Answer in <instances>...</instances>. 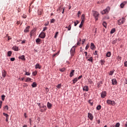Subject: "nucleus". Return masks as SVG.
Wrapping results in <instances>:
<instances>
[{
  "label": "nucleus",
  "mask_w": 127,
  "mask_h": 127,
  "mask_svg": "<svg viewBox=\"0 0 127 127\" xmlns=\"http://www.w3.org/2000/svg\"><path fill=\"white\" fill-rule=\"evenodd\" d=\"M93 14L95 20L97 21L99 19V16L100 15V13L98 12L97 11H93Z\"/></svg>",
  "instance_id": "f257e3e1"
},
{
  "label": "nucleus",
  "mask_w": 127,
  "mask_h": 127,
  "mask_svg": "<svg viewBox=\"0 0 127 127\" xmlns=\"http://www.w3.org/2000/svg\"><path fill=\"white\" fill-rule=\"evenodd\" d=\"M126 21V18L123 17L118 21V23L119 25H121L122 24H123V23H125V22Z\"/></svg>",
  "instance_id": "f03ea898"
},
{
  "label": "nucleus",
  "mask_w": 127,
  "mask_h": 127,
  "mask_svg": "<svg viewBox=\"0 0 127 127\" xmlns=\"http://www.w3.org/2000/svg\"><path fill=\"white\" fill-rule=\"evenodd\" d=\"M106 103L108 104V105H111V106H115V105H116V102L110 99L107 100Z\"/></svg>",
  "instance_id": "7ed1b4c3"
},
{
  "label": "nucleus",
  "mask_w": 127,
  "mask_h": 127,
  "mask_svg": "<svg viewBox=\"0 0 127 127\" xmlns=\"http://www.w3.org/2000/svg\"><path fill=\"white\" fill-rule=\"evenodd\" d=\"M75 47L73 46L71 49V50L70 51L71 56H73L74 55V54H75Z\"/></svg>",
  "instance_id": "20e7f679"
},
{
  "label": "nucleus",
  "mask_w": 127,
  "mask_h": 127,
  "mask_svg": "<svg viewBox=\"0 0 127 127\" xmlns=\"http://www.w3.org/2000/svg\"><path fill=\"white\" fill-rule=\"evenodd\" d=\"M110 7H107L105 10H103L101 12L102 14H105V13H107V12H109V11H110Z\"/></svg>",
  "instance_id": "39448f33"
},
{
  "label": "nucleus",
  "mask_w": 127,
  "mask_h": 127,
  "mask_svg": "<svg viewBox=\"0 0 127 127\" xmlns=\"http://www.w3.org/2000/svg\"><path fill=\"white\" fill-rule=\"evenodd\" d=\"M46 36V34H45V33L42 32V33H41V34L39 35V37H40V38H45V37Z\"/></svg>",
  "instance_id": "423d86ee"
},
{
  "label": "nucleus",
  "mask_w": 127,
  "mask_h": 127,
  "mask_svg": "<svg viewBox=\"0 0 127 127\" xmlns=\"http://www.w3.org/2000/svg\"><path fill=\"white\" fill-rule=\"evenodd\" d=\"M88 118L90 120V121H93V119H94V116H93V115L90 113L88 114Z\"/></svg>",
  "instance_id": "0eeeda50"
},
{
  "label": "nucleus",
  "mask_w": 127,
  "mask_h": 127,
  "mask_svg": "<svg viewBox=\"0 0 127 127\" xmlns=\"http://www.w3.org/2000/svg\"><path fill=\"white\" fill-rule=\"evenodd\" d=\"M107 96V92L106 91H102L101 92V98H105Z\"/></svg>",
  "instance_id": "6e6552de"
},
{
  "label": "nucleus",
  "mask_w": 127,
  "mask_h": 127,
  "mask_svg": "<svg viewBox=\"0 0 127 127\" xmlns=\"http://www.w3.org/2000/svg\"><path fill=\"white\" fill-rule=\"evenodd\" d=\"M47 110V107L46 106H44V105H43L42 106V109H41V113H43L44 111H46Z\"/></svg>",
  "instance_id": "1a4fd4ad"
},
{
  "label": "nucleus",
  "mask_w": 127,
  "mask_h": 127,
  "mask_svg": "<svg viewBox=\"0 0 127 127\" xmlns=\"http://www.w3.org/2000/svg\"><path fill=\"white\" fill-rule=\"evenodd\" d=\"M112 85H117V84L118 83V81H117L116 79L114 78L112 79Z\"/></svg>",
  "instance_id": "9d476101"
},
{
  "label": "nucleus",
  "mask_w": 127,
  "mask_h": 127,
  "mask_svg": "<svg viewBox=\"0 0 127 127\" xmlns=\"http://www.w3.org/2000/svg\"><path fill=\"white\" fill-rule=\"evenodd\" d=\"M83 91H86V92H88L89 91V86L85 85L83 87Z\"/></svg>",
  "instance_id": "9b49d317"
},
{
  "label": "nucleus",
  "mask_w": 127,
  "mask_h": 127,
  "mask_svg": "<svg viewBox=\"0 0 127 127\" xmlns=\"http://www.w3.org/2000/svg\"><path fill=\"white\" fill-rule=\"evenodd\" d=\"M90 48H91V49H92V50H94V49H95V48H96V46H95L94 43H91L90 44Z\"/></svg>",
  "instance_id": "f8f14e48"
},
{
  "label": "nucleus",
  "mask_w": 127,
  "mask_h": 127,
  "mask_svg": "<svg viewBox=\"0 0 127 127\" xmlns=\"http://www.w3.org/2000/svg\"><path fill=\"white\" fill-rule=\"evenodd\" d=\"M35 66V69H41V66L40 65V64H37Z\"/></svg>",
  "instance_id": "ddd939ff"
},
{
  "label": "nucleus",
  "mask_w": 127,
  "mask_h": 127,
  "mask_svg": "<svg viewBox=\"0 0 127 127\" xmlns=\"http://www.w3.org/2000/svg\"><path fill=\"white\" fill-rule=\"evenodd\" d=\"M47 106L48 109H50L51 108H52V104L49 102H48Z\"/></svg>",
  "instance_id": "4468645a"
},
{
  "label": "nucleus",
  "mask_w": 127,
  "mask_h": 127,
  "mask_svg": "<svg viewBox=\"0 0 127 127\" xmlns=\"http://www.w3.org/2000/svg\"><path fill=\"white\" fill-rule=\"evenodd\" d=\"M35 33V29L32 30L30 32V36H31V37L32 36H33V35H34Z\"/></svg>",
  "instance_id": "2eb2a0df"
},
{
  "label": "nucleus",
  "mask_w": 127,
  "mask_h": 127,
  "mask_svg": "<svg viewBox=\"0 0 127 127\" xmlns=\"http://www.w3.org/2000/svg\"><path fill=\"white\" fill-rule=\"evenodd\" d=\"M2 76L3 78H5V76H6V72H5V70L2 71Z\"/></svg>",
  "instance_id": "dca6fc26"
},
{
  "label": "nucleus",
  "mask_w": 127,
  "mask_h": 127,
  "mask_svg": "<svg viewBox=\"0 0 127 127\" xmlns=\"http://www.w3.org/2000/svg\"><path fill=\"white\" fill-rule=\"evenodd\" d=\"M29 28H30V26H27L24 30V32H29Z\"/></svg>",
  "instance_id": "f3484780"
},
{
  "label": "nucleus",
  "mask_w": 127,
  "mask_h": 127,
  "mask_svg": "<svg viewBox=\"0 0 127 127\" xmlns=\"http://www.w3.org/2000/svg\"><path fill=\"white\" fill-rule=\"evenodd\" d=\"M40 42H41V39L40 38H38L36 40V43L37 44H40Z\"/></svg>",
  "instance_id": "a211bd4d"
},
{
  "label": "nucleus",
  "mask_w": 127,
  "mask_h": 127,
  "mask_svg": "<svg viewBox=\"0 0 127 127\" xmlns=\"http://www.w3.org/2000/svg\"><path fill=\"white\" fill-rule=\"evenodd\" d=\"M74 72H75V70L72 69L71 72H70V74L69 75L70 77H73V76H74Z\"/></svg>",
  "instance_id": "6ab92c4d"
},
{
  "label": "nucleus",
  "mask_w": 127,
  "mask_h": 127,
  "mask_svg": "<svg viewBox=\"0 0 127 127\" xmlns=\"http://www.w3.org/2000/svg\"><path fill=\"white\" fill-rule=\"evenodd\" d=\"M12 49L13 50H14V51H18V47L16 46H13Z\"/></svg>",
  "instance_id": "aec40b11"
},
{
  "label": "nucleus",
  "mask_w": 127,
  "mask_h": 127,
  "mask_svg": "<svg viewBox=\"0 0 127 127\" xmlns=\"http://www.w3.org/2000/svg\"><path fill=\"white\" fill-rule=\"evenodd\" d=\"M84 20H82L80 24L79 25V28H82V27L83 26V24H84Z\"/></svg>",
  "instance_id": "412c9836"
},
{
  "label": "nucleus",
  "mask_w": 127,
  "mask_h": 127,
  "mask_svg": "<svg viewBox=\"0 0 127 127\" xmlns=\"http://www.w3.org/2000/svg\"><path fill=\"white\" fill-rule=\"evenodd\" d=\"M31 86L33 88H35L37 86V84H36V82H33Z\"/></svg>",
  "instance_id": "4be33fe9"
},
{
  "label": "nucleus",
  "mask_w": 127,
  "mask_h": 127,
  "mask_svg": "<svg viewBox=\"0 0 127 127\" xmlns=\"http://www.w3.org/2000/svg\"><path fill=\"white\" fill-rule=\"evenodd\" d=\"M59 10L60 11H62V13H64V8L63 7H60Z\"/></svg>",
  "instance_id": "5701e85b"
},
{
  "label": "nucleus",
  "mask_w": 127,
  "mask_h": 127,
  "mask_svg": "<svg viewBox=\"0 0 127 127\" xmlns=\"http://www.w3.org/2000/svg\"><path fill=\"white\" fill-rule=\"evenodd\" d=\"M126 3H127V2H124L123 3H122L120 4V6H121V8H123L124 7V6H125V4H126Z\"/></svg>",
  "instance_id": "b1692460"
},
{
  "label": "nucleus",
  "mask_w": 127,
  "mask_h": 127,
  "mask_svg": "<svg viewBox=\"0 0 127 127\" xmlns=\"http://www.w3.org/2000/svg\"><path fill=\"white\" fill-rule=\"evenodd\" d=\"M72 27V26L71 24H69L68 27H66L65 28H67V30L70 31L71 30V28Z\"/></svg>",
  "instance_id": "393cba45"
},
{
  "label": "nucleus",
  "mask_w": 127,
  "mask_h": 127,
  "mask_svg": "<svg viewBox=\"0 0 127 127\" xmlns=\"http://www.w3.org/2000/svg\"><path fill=\"white\" fill-rule=\"evenodd\" d=\"M19 59H21V60H25V58L24 55H22L21 57H19Z\"/></svg>",
  "instance_id": "a878e982"
},
{
  "label": "nucleus",
  "mask_w": 127,
  "mask_h": 127,
  "mask_svg": "<svg viewBox=\"0 0 127 127\" xmlns=\"http://www.w3.org/2000/svg\"><path fill=\"white\" fill-rule=\"evenodd\" d=\"M111 55H112L111 52H108L106 54L107 57H111Z\"/></svg>",
  "instance_id": "bb28decb"
},
{
  "label": "nucleus",
  "mask_w": 127,
  "mask_h": 127,
  "mask_svg": "<svg viewBox=\"0 0 127 127\" xmlns=\"http://www.w3.org/2000/svg\"><path fill=\"white\" fill-rule=\"evenodd\" d=\"M101 109H102V106L101 105H98L96 107V110H97V111H100L101 110Z\"/></svg>",
  "instance_id": "cd10ccee"
},
{
  "label": "nucleus",
  "mask_w": 127,
  "mask_h": 127,
  "mask_svg": "<svg viewBox=\"0 0 127 127\" xmlns=\"http://www.w3.org/2000/svg\"><path fill=\"white\" fill-rule=\"evenodd\" d=\"M115 32H116V29L115 28H113L111 30V32H110V33L111 34H113V33H115Z\"/></svg>",
  "instance_id": "c85d7f7f"
},
{
  "label": "nucleus",
  "mask_w": 127,
  "mask_h": 127,
  "mask_svg": "<svg viewBox=\"0 0 127 127\" xmlns=\"http://www.w3.org/2000/svg\"><path fill=\"white\" fill-rule=\"evenodd\" d=\"M11 54H12V53H11V51H8L7 52V56H8V57H10V56H11Z\"/></svg>",
  "instance_id": "c756f323"
},
{
  "label": "nucleus",
  "mask_w": 127,
  "mask_h": 127,
  "mask_svg": "<svg viewBox=\"0 0 127 127\" xmlns=\"http://www.w3.org/2000/svg\"><path fill=\"white\" fill-rule=\"evenodd\" d=\"M73 84H75L77 81H78V79L77 78H75L72 80Z\"/></svg>",
  "instance_id": "7c9ffc66"
},
{
  "label": "nucleus",
  "mask_w": 127,
  "mask_h": 127,
  "mask_svg": "<svg viewBox=\"0 0 127 127\" xmlns=\"http://www.w3.org/2000/svg\"><path fill=\"white\" fill-rule=\"evenodd\" d=\"M87 61H90V62H93V57H91L89 59L87 60Z\"/></svg>",
  "instance_id": "2f4dec72"
},
{
  "label": "nucleus",
  "mask_w": 127,
  "mask_h": 127,
  "mask_svg": "<svg viewBox=\"0 0 127 127\" xmlns=\"http://www.w3.org/2000/svg\"><path fill=\"white\" fill-rule=\"evenodd\" d=\"M103 25L105 27V28H107V23L106 22H103Z\"/></svg>",
  "instance_id": "473e14b6"
},
{
  "label": "nucleus",
  "mask_w": 127,
  "mask_h": 127,
  "mask_svg": "<svg viewBox=\"0 0 127 127\" xmlns=\"http://www.w3.org/2000/svg\"><path fill=\"white\" fill-rule=\"evenodd\" d=\"M102 81L99 82L97 84V87L99 88V87H101V84H102Z\"/></svg>",
  "instance_id": "72a5a7b5"
},
{
  "label": "nucleus",
  "mask_w": 127,
  "mask_h": 127,
  "mask_svg": "<svg viewBox=\"0 0 127 127\" xmlns=\"http://www.w3.org/2000/svg\"><path fill=\"white\" fill-rule=\"evenodd\" d=\"M81 19L82 20H85V14H83L81 16Z\"/></svg>",
  "instance_id": "f704fd0d"
},
{
  "label": "nucleus",
  "mask_w": 127,
  "mask_h": 127,
  "mask_svg": "<svg viewBox=\"0 0 127 127\" xmlns=\"http://www.w3.org/2000/svg\"><path fill=\"white\" fill-rule=\"evenodd\" d=\"M120 126H121V124H120V123H117L115 125V127H120Z\"/></svg>",
  "instance_id": "c9c22d12"
},
{
  "label": "nucleus",
  "mask_w": 127,
  "mask_h": 127,
  "mask_svg": "<svg viewBox=\"0 0 127 127\" xmlns=\"http://www.w3.org/2000/svg\"><path fill=\"white\" fill-rule=\"evenodd\" d=\"M29 81H31V78L27 77L25 80V82H28Z\"/></svg>",
  "instance_id": "e433bc0d"
},
{
  "label": "nucleus",
  "mask_w": 127,
  "mask_h": 127,
  "mask_svg": "<svg viewBox=\"0 0 127 127\" xmlns=\"http://www.w3.org/2000/svg\"><path fill=\"white\" fill-rule=\"evenodd\" d=\"M59 70L60 72H64L65 71V68H60Z\"/></svg>",
  "instance_id": "4c0bfd02"
},
{
  "label": "nucleus",
  "mask_w": 127,
  "mask_h": 127,
  "mask_svg": "<svg viewBox=\"0 0 127 127\" xmlns=\"http://www.w3.org/2000/svg\"><path fill=\"white\" fill-rule=\"evenodd\" d=\"M114 72H115L114 71H110L109 72V75L110 76H112V75H113V74H114Z\"/></svg>",
  "instance_id": "58836bf2"
},
{
  "label": "nucleus",
  "mask_w": 127,
  "mask_h": 127,
  "mask_svg": "<svg viewBox=\"0 0 127 127\" xmlns=\"http://www.w3.org/2000/svg\"><path fill=\"white\" fill-rule=\"evenodd\" d=\"M117 41H118V39H115V40H114L112 42V44H116V43H117Z\"/></svg>",
  "instance_id": "ea45409f"
},
{
  "label": "nucleus",
  "mask_w": 127,
  "mask_h": 127,
  "mask_svg": "<svg viewBox=\"0 0 127 127\" xmlns=\"http://www.w3.org/2000/svg\"><path fill=\"white\" fill-rule=\"evenodd\" d=\"M79 23V21L76 20V22H74V26H77V24Z\"/></svg>",
  "instance_id": "a19ab883"
},
{
  "label": "nucleus",
  "mask_w": 127,
  "mask_h": 127,
  "mask_svg": "<svg viewBox=\"0 0 127 127\" xmlns=\"http://www.w3.org/2000/svg\"><path fill=\"white\" fill-rule=\"evenodd\" d=\"M62 85L61 84H59L57 86V88H58V89H60V88H61Z\"/></svg>",
  "instance_id": "79ce46f5"
},
{
  "label": "nucleus",
  "mask_w": 127,
  "mask_h": 127,
  "mask_svg": "<svg viewBox=\"0 0 127 127\" xmlns=\"http://www.w3.org/2000/svg\"><path fill=\"white\" fill-rule=\"evenodd\" d=\"M3 115L5 117H6V118H7L9 117V116L7 114L5 113H3Z\"/></svg>",
  "instance_id": "37998d69"
},
{
  "label": "nucleus",
  "mask_w": 127,
  "mask_h": 127,
  "mask_svg": "<svg viewBox=\"0 0 127 127\" xmlns=\"http://www.w3.org/2000/svg\"><path fill=\"white\" fill-rule=\"evenodd\" d=\"M58 33L59 32H57L55 35V36H54V38H57V36L58 35Z\"/></svg>",
  "instance_id": "c03bdc74"
},
{
  "label": "nucleus",
  "mask_w": 127,
  "mask_h": 127,
  "mask_svg": "<svg viewBox=\"0 0 127 127\" xmlns=\"http://www.w3.org/2000/svg\"><path fill=\"white\" fill-rule=\"evenodd\" d=\"M33 76H36V75H37V71L33 72Z\"/></svg>",
  "instance_id": "a18cd8bd"
},
{
  "label": "nucleus",
  "mask_w": 127,
  "mask_h": 127,
  "mask_svg": "<svg viewBox=\"0 0 127 127\" xmlns=\"http://www.w3.org/2000/svg\"><path fill=\"white\" fill-rule=\"evenodd\" d=\"M4 98H5V95H2L1 96V99L2 101H4Z\"/></svg>",
  "instance_id": "49530a36"
},
{
  "label": "nucleus",
  "mask_w": 127,
  "mask_h": 127,
  "mask_svg": "<svg viewBox=\"0 0 127 127\" xmlns=\"http://www.w3.org/2000/svg\"><path fill=\"white\" fill-rule=\"evenodd\" d=\"M1 106H2V101L0 100V109H1Z\"/></svg>",
  "instance_id": "de8ad7c7"
},
{
  "label": "nucleus",
  "mask_w": 127,
  "mask_h": 127,
  "mask_svg": "<svg viewBox=\"0 0 127 127\" xmlns=\"http://www.w3.org/2000/svg\"><path fill=\"white\" fill-rule=\"evenodd\" d=\"M25 75H26L27 76H30V73L28 72H26L25 74Z\"/></svg>",
  "instance_id": "09e8293b"
},
{
  "label": "nucleus",
  "mask_w": 127,
  "mask_h": 127,
  "mask_svg": "<svg viewBox=\"0 0 127 127\" xmlns=\"http://www.w3.org/2000/svg\"><path fill=\"white\" fill-rule=\"evenodd\" d=\"M89 47H90V45H87L86 47H85L86 50H87V49L89 48Z\"/></svg>",
  "instance_id": "8fccbe9b"
},
{
  "label": "nucleus",
  "mask_w": 127,
  "mask_h": 127,
  "mask_svg": "<svg viewBox=\"0 0 127 127\" xmlns=\"http://www.w3.org/2000/svg\"><path fill=\"white\" fill-rule=\"evenodd\" d=\"M124 66L125 67H127V61L126 62H125V63H124Z\"/></svg>",
  "instance_id": "3c124183"
},
{
  "label": "nucleus",
  "mask_w": 127,
  "mask_h": 127,
  "mask_svg": "<svg viewBox=\"0 0 127 127\" xmlns=\"http://www.w3.org/2000/svg\"><path fill=\"white\" fill-rule=\"evenodd\" d=\"M117 59H118V60H120V61H121V60H122V57L118 56Z\"/></svg>",
  "instance_id": "603ef678"
},
{
  "label": "nucleus",
  "mask_w": 127,
  "mask_h": 127,
  "mask_svg": "<svg viewBox=\"0 0 127 127\" xmlns=\"http://www.w3.org/2000/svg\"><path fill=\"white\" fill-rule=\"evenodd\" d=\"M46 30H47V27H44L43 28V31H45Z\"/></svg>",
  "instance_id": "864d4df0"
},
{
  "label": "nucleus",
  "mask_w": 127,
  "mask_h": 127,
  "mask_svg": "<svg viewBox=\"0 0 127 127\" xmlns=\"http://www.w3.org/2000/svg\"><path fill=\"white\" fill-rule=\"evenodd\" d=\"M4 109H6L7 111H8V106H5L4 107Z\"/></svg>",
  "instance_id": "5fc2aeb1"
},
{
  "label": "nucleus",
  "mask_w": 127,
  "mask_h": 127,
  "mask_svg": "<svg viewBox=\"0 0 127 127\" xmlns=\"http://www.w3.org/2000/svg\"><path fill=\"white\" fill-rule=\"evenodd\" d=\"M80 14H81V12H80V11H79L77 12L78 17H79Z\"/></svg>",
  "instance_id": "6e6d98bb"
},
{
  "label": "nucleus",
  "mask_w": 127,
  "mask_h": 127,
  "mask_svg": "<svg viewBox=\"0 0 127 127\" xmlns=\"http://www.w3.org/2000/svg\"><path fill=\"white\" fill-rule=\"evenodd\" d=\"M54 21H55V20L54 19H52L51 21V23H54Z\"/></svg>",
  "instance_id": "4d7b16f0"
},
{
  "label": "nucleus",
  "mask_w": 127,
  "mask_h": 127,
  "mask_svg": "<svg viewBox=\"0 0 127 127\" xmlns=\"http://www.w3.org/2000/svg\"><path fill=\"white\" fill-rule=\"evenodd\" d=\"M83 77V75H80L78 77V80H80V79H82Z\"/></svg>",
  "instance_id": "13d9d810"
},
{
  "label": "nucleus",
  "mask_w": 127,
  "mask_h": 127,
  "mask_svg": "<svg viewBox=\"0 0 127 127\" xmlns=\"http://www.w3.org/2000/svg\"><path fill=\"white\" fill-rule=\"evenodd\" d=\"M15 60V58H12L10 59V61H14Z\"/></svg>",
  "instance_id": "bf43d9fd"
},
{
  "label": "nucleus",
  "mask_w": 127,
  "mask_h": 127,
  "mask_svg": "<svg viewBox=\"0 0 127 127\" xmlns=\"http://www.w3.org/2000/svg\"><path fill=\"white\" fill-rule=\"evenodd\" d=\"M104 63H105V61H101V65H104Z\"/></svg>",
  "instance_id": "052dcab7"
},
{
  "label": "nucleus",
  "mask_w": 127,
  "mask_h": 127,
  "mask_svg": "<svg viewBox=\"0 0 127 127\" xmlns=\"http://www.w3.org/2000/svg\"><path fill=\"white\" fill-rule=\"evenodd\" d=\"M85 41H86V40L83 39V40H82V44H84V43H85Z\"/></svg>",
  "instance_id": "680f3d73"
},
{
  "label": "nucleus",
  "mask_w": 127,
  "mask_h": 127,
  "mask_svg": "<svg viewBox=\"0 0 127 127\" xmlns=\"http://www.w3.org/2000/svg\"><path fill=\"white\" fill-rule=\"evenodd\" d=\"M81 44V40H80L79 42H77V45H80Z\"/></svg>",
  "instance_id": "e2e57ef3"
},
{
  "label": "nucleus",
  "mask_w": 127,
  "mask_h": 127,
  "mask_svg": "<svg viewBox=\"0 0 127 127\" xmlns=\"http://www.w3.org/2000/svg\"><path fill=\"white\" fill-rule=\"evenodd\" d=\"M5 121L6 122H8V117H6Z\"/></svg>",
  "instance_id": "0e129e2a"
},
{
  "label": "nucleus",
  "mask_w": 127,
  "mask_h": 127,
  "mask_svg": "<svg viewBox=\"0 0 127 127\" xmlns=\"http://www.w3.org/2000/svg\"><path fill=\"white\" fill-rule=\"evenodd\" d=\"M48 24H49V23H45V26H48Z\"/></svg>",
  "instance_id": "69168bd1"
},
{
  "label": "nucleus",
  "mask_w": 127,
  "mask_h": 127,
  "mask_svg": "<svg viewBox=\"0 0 127 127\" xmlns=\"http://www.w3.org/2000/svg\"><path fill=\"white\" fill-rule=\"evenodd\" d=\"M94 55H97V51H95L94 53Z\"/></svg>",
  "instance_id": "338daca9"
},
{
  "label": "nucleus",
  "mask_w": 127,
  "mask_h": 127,
  "mask_svg": "<svg viewBox=\"0 0 127 127\" xmlns=\"http://www.w3.org/2000/svg\"><path fill=\"white\" fill-rule=\"evenodd\" d=\"M125 127H127V122H126V124H125Z\"/></svg>",
  "instance_id": "774afa93"
}]
</instances>
